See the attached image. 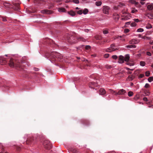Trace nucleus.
I'll list each match as a JSON object with an SVG mask.
<instances>
[{"label": "nucleus", "mask_w": 153, "mask_h": 153, "mask_svg": "<svg viewBox=\"0 0 153 153\" xmlns=\"http://www.w3.org/2000/svg\"><path fill=\"white\" fill-rule=\"evenodd\" d=\"M45 56L46 58H49L52 63L54 62L56 65L59 64V62H63L64 61L63 56L56 52H46Z\"/></svg>", "instance_id": "1"}, {"label": "nucleus", "mask_w": 153, "mask_h": 153, "mask_svg": "<svg viewBox=\"0 0 153 153\" xmlns=\"http://www.w3.org/2000/svg\"><path fill=\"white\" fill-rule=\"evenodd\" d=\"M9 64L11 67L15 68L18 69H22L24 67L23 63L21 61L13 59H10Z\"/></svg>", "instance_id": "2"}, {"label": "nucleus", "mask_w": 153, "mask_h": 153, "mask_svg": "<svg viewBox=\"0 0 153 153\" xmlns=\"http://www.w3.org/2000/svg\"><path fill=\"white\" fill-rule=\"evenodd\" d=\"M74 36H71L70 37V39H68V42L71 43H75L77 42L76 40L83 42L85 41V39L82 37H76L75 39H74Z\"/></svg>", "instance_id": "3"}, {"label": "nucleus", "mask_w": 153, "mask_h": 153, "mask_svg": "<svg viewBox=\"0 0 153 153\" xmlns=\"http://www.w3.org/2000/svg\"><path fill=\"white\" fill-rule=\"evenodd\" d=\"M4 5L6 8H13L16 10L18 11L19 9V3L13 4L14 6H13L9 3H4Z\"/></svg>", "instance_id": "4"}, {"label": "nucleus", "mask_w": 153, "mask_h": 153, "mask_svg": "<svg viewBox=\"0 0 153 153\" xmlns=\"http://www.w3.org/2000/svg\"><path fill=\"white\" fill-rule=\"evenodd\" d=\"M43 144L45 148L47 149H50L52 148L51 144L48 140H44Z\"/></svg>", "instance_id": "5"}, {"label": "nucleus", "mask_w": 153, "mask_h": 153, "mask_svg": "<svg viewBox=\"0 0 153 153\" xmlns=\"http://www.w3.org/2000/svg\"><path fill=\"white\" fill-rule=\"evenodd\" d=\"M34 139L33 136H30L28 137L26 141V143L27 144H30L34 143Z\"/></svg>", "instance_id": "6"}, {"label": "nucleus", "mask_w": 153, "mask_h": 153, "mask_svg": "<svg viewBox=\"0 0 153 153\" xmlns=\"http://www.w3.org/2000/svg\"><path fill=\"white\" fill-rule=\"evenodd\" d=\"M98 86V83L94 82H91L89 84V87L92 89H94L95 87H97Z\"/></svg>", "instance_id": "7"}, {"label": "nucleus", "mask_w": 153, "mask_h": 153, "mask_svg": "<svg viewBox=\"0 0 153 153\" xmlns=\"http://www.w3.org/2000/svg\"><path fill=\"white\" fill-rule=\"evenodd\" d=\"M45 2L41 0H35L34 3L36 5L40 6L42 5L45 4Z\"/></svg>", "instance_id": "8"}, {"label": "nucleus", "mask_w": 153, "mask_h": 153, "mask_svg": "<svg viewBox=\"0 0 153 153\" xmlns=\"http://www.w3.org/2000/svg\"><path fill=\"white\" fill-rule=\"evenodd\" d=\"M7 61L6 59L3 56H0V64L4 65L7 63Z\"/></svg>", "instance_id": "9"}, {"label": "nucleus", "mask_w": 153, "mask_h": 153, "mask_svg": "<svg viewBox=\"0 0 153 153\" xmlns=\"http://www.w3.org/2000/svg\"><path fill=\"white\" fill-rule=\"evenodd\" d=\"M109 9L110 7L108 6H104L103 7V11L105 14H108Z\"/></svg>", "instance_id": "10"}, {"label": "nucleus", "mask_w": 153, "mask_h": 153, "mask_svg": "<svg viewBox=\"0 0 153 153\" xmlns=\"http://www.w3.org/2000/svg\"><path fill=\"white\" fill-rule=\"evenodd\" d=\"M115 46V44H112L111 47V48H109L107 49L106 51L107 52H111L117 50V48L115 49L114 48V47Z\"/></svg>", "instance_id": "11"}, {"label": "nucleus", "mask_w": 153, "mask_h": 153, "mask_svg": "<svg viewBox=\"0 0 153 153\" xmlns=\"http://www.w3.org/2000/svg\"><path fill=\"white\" fill-rule=\"evenodd\" d=\"M34 73L30 72L27 71H25L24 72L25 74V77H27L28 78H31V74Z\"/></svg>", "instance_id": "12"}, {"label": "nucleus", "mask_w": 153, "mask_h": 153, "mask_svg": "<svg viewBox=\"0 0 153 153\" xmlns=\"http://www.w3.org/2000/svg\"><path fill=\"white\" fill-rule=\"evenodd\" d=\"M126 92L125 90L123 89H121L118 92L116 93V95H123Z\"/></svg>", "instance_id": "13"}, {"label": "nucleus", "mask_w": 153, "mask_h": 153, "mask_svg": "<svg viewBox=\"0 0 153 153\" xmlns=\"http://www.w3.org/2000/svg\"><path fill=\"white\" fill-rule=\"evenodd\" d=\"M106 93V91L103 88H101L99 91V94H100L103 95Z\"/></svg>", "instance_id": "14"}, {"label": "nucleus", "mask_w": 153, "mask_h": 153, "mask_svg": "<svg viewBox=\"0 0 153 153\" xmlns=\"http://www.w3.org/2000/svg\"><path fill=\"white\" fill-rule=\"evenodd\" d=\"M119 60L118 62L120 63H122L124 62V57L122 56H119Z\"/></svg>", "instance_id": "15"}, {"label": "nucleus", "mask_w": 153, "mask_h": 153, "mask_svg": "<svg viewBox=\"0 0 153 153\" xmlns=\"http://www.w3.org/2000/svg\"><path fill=\"white\" fill-rule=\"evenodd\" d=\"M120 16L117 13H114L113 14V19L116 21L118 20Z\"/></svg>", "instance_id": "16"}, {"label": "nucleus", "mask_w": 153, "mask_h": 153, "mask_svg": "<svg viewBox=\"0 0 153 153\" xmlns=\"http://www.w3.org/2000/svg\"><path fill=\"white\" fill-rule=\"evenodd\" d=\"M138 43V40L135 39H132L129 42V43L131 44H135Z\"/></svg>", "instance_id": "17"}, {"label": "nucleus", "mask_w": 153, "mask_h": 153, "mask_svg": "<svg viewBox=\"0 0 153 153\" xmlns=\"http://www.w3.org/2000/svg\"><path fill=\"white\" fill-rule=\"evenodd\" d=\"M41 13H46L47 14H50L51 13V12L47 10H42L41 11Z\"/></svg>", "instance_id": "18"}, {"label": "nucleus", "mask_w": 153, "mask_h": 153, "mask_svg": "<svg viewBox=\"0 0 153 153\" xmlns=\"http://www.w3.org/2000/svg\"><path fill=\"white\" fill-rule=\"evenodd\" d=\"M135 77L134 76L131 75V76H129L127 78V80L128 81H132L133 80Z\"/></svg>", "instance_id": "19"}, {"label": "nucleus", "mask_w": 153, "mask_h": 153, "mask_svg": "<svg viewBox=\"0 0 153 153\" xmlns=\"http://www.w3.org/2000/svg\"><path fill=\"white\" fill-rule=\"evenodd\" d=\"M130 57L129 55L128 54H126L125 55L124 58V60L126 62H128L129 59Z\"/></svg>", "instance_id": "20"}, {"label": "nucleus", "mask_w": 153, "mask_h": 153, "mask_svg": "<svg viewBox=\"0 0 153 153\" xmlns=\"http://www.w3.org/2000/svg\"><path fill=\"white\" fill-rule=\"evenodd\" d=\"M123 18H121V19L122 20H127L130 18L129 16H122Z\"/></svg>", "instance_id": "21"}, {"label": "nucleus", "mask_w": 153, "mask_h": 153, "mask_svg": "<svg viewBox=\"0 0 153 153\" xmlns=\"http://www.w3.org/2000/svg\"><path fill=\"white\" fill-rule=\"evenodd\" d=\"M147 8L149 10H151L153 9V5L152 4H150L147 6Z\"/></svg>", "instance_id": "22"}, {"label": "nucleus", "mask_w": 153, "mask_h": 153, "mask_svg": "<svg viewBox=\"0 0 153 153\" xmlns=\"http://www.w3.org/2000/svg\"><path fill=\"white\" fill-rule=\"evenodd\" d=\"M68 13L69 14L72 16H75L76 14L73 11H71L68 12Z\"/></svg>", "instance_id": "23"}, {"label": "nucleus", "mask_w": 153, "mask_h": 153, "mask_svg": "<svg viewBox=\"0 0 153 153\" xmlns=\"http://www.w3.org/2000/svg\"><path fill=\"white\" fill-rule=\"evenodd\" d=\"M70 151L73 153H77L78 152L77 149L74 148H71Z\"/></svg>", "instance_id": "24"}, {"label": "nucleus", "mask_w": 153, "mask_h": 153, "mask_svg": "<svg viewBox=\"0 0 153 153\" xmlns=\"http://www.w3.org/2000/svg\"><path fill=\"white\" fill-rule=\"evenodd\" d=\"M136 46L135 45H128L126 46V47L127 48H136Z\"/></svg>", "instance_id": "25"}, {"label": "nucleus", "mask_w": 153, "mask_h": 153, "mask_svg": "<svg viewBox=\"0 0 153 153\" xmlns=\"http://www.w3.org/2000/svg\"><path fill=\"white\" fill-rule=\"evenodd\" d=\"M102 2L101 1H97L95 3V4L97 6H100L102 4Z\"/></svg>", "instance_id": "26"}, {"label": "nucleus", "mask_w": 153, "mask_h": 153, "mask_svg": "<svg viewBox=\"0 0 153 153\" xmlns=\"http://www.w3.org/2000/svg\"><path fill=\"white\" fill-rule=\"evenodd\" d=\"M48 43L50 44V45H53L55 44L54 42L53 41L52 39H49V41L48 42Z\"/></svg>", "instance_id": "27"}, {"label": "nucleus", "mask_w": 153, "mask_h": 153, "mask_svg": "<svg viewBox=\"0 0 153 153\" xmlns=\"http://www.w3.org/2000/svg\"><path fill=\"white\" fill-rule=\"evenodd\" d=\"M58 10L59 12H64L65 11V9L64 8H59Z\"/></svg>", "instance_id": "28"}, {"label": "nucleus", "mask_w": 153, "mask_h": 153, "mask_svg": "<svg viewBox=\"0 0 153 153\" xmlns=\"http://www.w3.org/2000/svg\"><path fill=\"white\" fill-rule=\"evenodd\" d=\"M146 65V63L145 62L143 61H141L140 62V65L142 66H144Z\"/></svg>", "instance_id": "29"}, {"label": "nucleus", "mask_w": 153, "mask_h": 153, "mask_svg": "<svg viewBox=\"0 0 153 153\" xmlns=\"http://www.w3.org/2000/svg\"><path fill=\"white\" fill-rule=\"evenodd\" d=\"M88 12V10L86 8L83 11V13L84 14H87Z\"/></svg>", "instance_id": "30"}, {"label": "nucleus", "mask_w": 153, "mask_h": 153, "mask_svg": "<svg viewBox=\"0 0 153 153\" xmlns=\"http://www.w3.org/2000/svg\"><path fill=\"white\" fill-rule=\"evenodd\" d=\"M148 81L150 82H151L152 81H153V76L149 77L148 78Z\"/></svg>", "instance_id": "31"}, {"label": "nucleus", "mask_w": 153, "mask_h": 153, "mask_svg": "<svg viewBox=\"0 0 153 153\" xmlns=\"http://www.w3.org/2000/svg\"><path fill=\"white\" fill-rule=\"evenodd\" d=\"M150 73L149 71H147L145 72V75L147 76H150Z\"/></svg>", "instance_id": "32"}, {"label": "nucleus", "mask_w": 153, "mask_h": 153, "mask_svg": "<svg viewBox=\"0 0 153 153\" xmlns=\"http://www.w3.org/2000/svg\"><path fill=\"white\" fill-rule=\"evenodd\" d=\"M110 93L112 94H114L115 95H116V93H117V92H116L115 91H114L113 90L110 89L109 90Z\"/></svg>", "instance_id": "33"}, {"label": "nucleus", "mask_w": 153, "mask_h": 153, "mask_svg": "<svg viewBox=\"0 0 153 153\" xmlns=\"http://www.w3.org/2000/svg\"><path fill=\"white\" fill-rule=\"evenodd\" d=\"M30 13H35L36 12V10L35 8H33L30 10Z\"/></svg>", "instance_id": "34"}, {"label": "nucleus", "mask_w": 153, "mask_h": 153, "mask_svg": "<svg viewBox=\"0 0 153 153\" xmlns=\"http://www.w3.org/2000/svg\"><path fill=\"white\" fill-rule=\"evenodd\" d=\"M133 92L130 91L128 93V95L129 97H131L133 95Z\"/></svg>", "instance_id": "35"}, {"label": "nucleus", "mask_w": 153, "mask_h": 153, "mask_svg": "<svg viewBox=\"0 0 153 153\" xmlns=\"http://www.w3.org/2000/svg\"><path fill=\"white\" fill-rule=\"evenodd\" d=\"M103 33L104 34H106L108 33V31L106 30H105L103 31Z\"/></svg>", "instance_id": "36"}, {"label": "nucleus", "mask_w": 153, "mask_h": 153, "mask_svg": "<svg viewBox=\"0 0 153 153\" xmlns=\"http://www.w3.org/2000/svg\"><path fill=\"white\" fill-rule=\"evenodd\" d=\"M152 27V25L150 24H148L146 26V28L147 29L151 28Z\"/></svg>", "instance_id": "37"}, {"label": "nucleus", "mask_w": 153, "mask_h": 153, "mask_svg": "<svg viewBox=\"0 0 153 153\" xmlns=\"http://www.w3.org/2000/svg\"><path fill=\"white\" fill-rule=\"evenodd\" d=\"M144 94L145 95V96H148L149 95L150 92L148 91H146L144 92Z\"/></svg>", "instance_id": "38"}, {"label": "nucleus", "mask_w": 153, "mask_h": 153, "mask_svg": "<svg viewBox=\"0 0 153 153\" xmlns=\"http://www.w3.org/2000/svg\"><path fill=\"white\" fill-rule=\"evenodd\" d=\"M105 68L107 69H110L112 68V66L110 65H105Z\"/></svg>", "instance_id": "39"}, {"label": "nucleus", "mask_w": 153, "mask_h": 153, "mask_svg": "<svg viewBox=\"0 0 153 153\" xmlns=\"http://www.w3.org/2000/svg\"><path fill=\"white\" fill-rule=\"evenodd\" d=\"M136 25V24L134 22H133L131 23V26L132 27L135 26Z\"/></svg>", "instance_id": "40"}, {"label": "nucleus", "mask_w": 153, "mask_h": 153, "mask_svg": "<svg viewBox=\"0 0 153 153\" xmlns=\"http://www.w3.org/2000/svg\"><path fill=\"white\" fill-rule=\"evenodd\" d=\"M137 12V10L133 9L132 10L131 12L132 13H135Z\"/></svg>", "instance_id": "41"}, {"label": "nucleus", "mask_w": 153, "mask_h": 153, "mask_svg": "<svg viewBox=\"0 0 153 153\" xmlns=\"http://www.w3.org/2000/svg\"><path fill=\"white\" fill-rule=\"evenodd\" d=\"M143 30V29L142 28H140L137 30V31L138 32H142Z\"/></svg>", "instance_id": "42"}, {"label": "nucleus", "mask_w": 153, "mask_h": 153, "mask_svg": "<svg viewBox=\"0 0 153 153\" xmlns=\"http://www.w3.org/2000/svg\"><path fill=\"white\" fill-rule=\"evenodd\" d=\"M72 1L76 4H78L79 3V0H73Z\"/></svg>", "instance_id": "43"}, {"label": "nucleus", "mask_w": 153, "mask_h": 153, "mask_svg": "<svg viewBox=\"0 0 153 153\" xmlns=\"http://www.w3.org/2000/svg\"><path fill=\"white\" fill-rule=\"evenodd\" d=\"M127 64L130 66H133L134 65V64L133 63H130L129 62H127L126 63Z\"/></svg>", "instance_id": "44"}, {"label": "nucleus", "mask_w": 153, "mask_h": 153, "mask_svg": "<svg viewBox=\"0 0 153 153\" xmlns=\"http://www.w3.org/2000/svg\"><path fill=\"white\" fill-rule=\"evenodd\" d=\"M77 13L80 15H81L82 13V10H80L77 11Z\"/></svg>", "instance_id": "45"}, {"label": "nucleus", "mask_w": 153, "mask_h": 153, "mask_svg": "<svg viewBox=\"0 0 153 153\" xmlns=\"http://www.w3.org/2000/svg\"><path fill=\"white\" fill-rule=\"evenodd\" d=\"M1 18L2 20V21L4 22H6L7 21V19L6 17H2Z\"/></svg>", "instance_id": "46"}, {"label": "nucleus", "mask_w": 153, "mask_h": 153, "mask_svg": "<svg viewBox=\"0 0 153 153\" xmlns=\"http://www.w3.org/2000/svg\"><path fill=\"white\" fill-rule=\"evenodd\" d=\"M109 56V54H105L104 55V57L105 58H107Z\"/></svg>", "instance_id": "47"}, {"label": "nucleus", "mask_w": 153, "mask_h": 153, "mask_svg": "<svg viewBox=\"0 0 153 153\" xmlns=\"http://www.w3.org/2000/svg\"><path fill=\"white\" fill-rule=\"evenodd\" d=\"M144 74H140L139 75V77L140 78H142L144 77Z\"/></svg>", "instance_id": "48"}, {"label": "nucleus", "mask_w": 153, "mask_h": 153, "mask_svg": "<svg viewBox=\"0 0 153 153\" xmlns=\"http://www.w3.org/2000/svg\"><path fill=\"white\" fill-rule=\"evenodd\" d=\"M124 4L123 3H120L118 5V7H121L122 6H124Z\"/></svg>", "instance_id": "49"}, {"label": "nucleus", "mask_w": 153, "mask_h": 153, "mask_svg": "<svg viewBox=\"0 0 153 153\" xmlns=\"http://www.w3.org/2000/svg\"><path fill=\"white\" fill-rule=\"evenodd\" d=\"M91 47L89 45H87L85 47V48L86 50H88L90 49Z\"/></svg>", "instance_id": "50"}, {"label": "nucleus", "mask_w": 153, "mask_h": 153, "mask_svg": "<svg viewBox=\"0 0 153 153\" xmlns=\"http://www.w3.org/2000/svg\"><path fill=\"white\" fill-rule=\"evenodd\" d=\"M112 58L113 59H116L117 58V56L116 55H113L112 56Z\"/></svg>", "instance_id": "51"}, {"label": "nucleus", "mask_w": 153, "mask_h": 153, "mask_svg": "<svg viewBox=\"0 0 153 153\" xmlns=\"http://www.w3.org/2000/svg\"><path fill=\"white\" fill-rule=\"evenodd\" d=\"M150 86L149 85L148 83H146L145 86V87L146 88H148Z\"/></svg>", "instance_id": "52"}, {"label": "nucleus", "mask_w": 153, "mask_h": 153, "mask_svg": "<svg viewBox=\"0 0 153 153\" xmlns=\"http://www.w3.org/2000/svg\"><path fill=\"white\" fill-rule=\"evenodd\" d=\"M95 38L97 40H100V39L99 36L98 35H96V36H95Z\"/></svg>", "instance_id": "53"}, {"label": "nucleus", "mask_w": 153, "mask_h": 153, "mask_svg": "<svg viewBox=\"0 0 153 153\" xmlns=\"http://www.w3.org/2000/svg\"><path fill=\"white\" fill-rule=\"evenodd\" d=\"M131 23V22H127L125 23V25L127 26L128 25H129Z\"/></svg>", "instance_id": "54"}, {"label": "nucleus", "mask_w": 153, "mask_h": 153, "mask_svg": "<svg viewBox=\"0 0 153 153\" xmlns=\"http://www.w3.org/2000/svg\"><path fill=\"white\" fill-rule=\"evenodd\" d=\"M146 54H147V55L148 56H151V53L150 52H146Z\"/></svg>", "instance_id": "55"}, {"label": "nucleus", "mask_w": 153, "mask_h": 153, "mask_svg": "<svg viewBox=\"0 0 153 153\" xmlns=\"http://www.w3.org/2000/svg\"><path fill=\"white\" fill-rule=\"evenodd\" d=\"M72 0H66L65 1V2L66 3H68L69 2H71L72 1Z\"/></svg>", "instance_id": "56"}, {"label": "nucleus", "mask_w": 153, "mask_h": 153, "mask_svg": "<svg viewBox=\"0 0 153 153\" xmlns=\"http://www.w3.org/2000/svg\"><path fill=\"white\" fill-rule=\"evenodd\" d=\"M134 21L135 22H139V19H134Z\"/></svg>", "instance_id": "57"}, {"label": "nucleus", "mask_w": 153, "mask_h": 153, "mask_svg": "<svg viewBox=\"0 0 153 153\" xmlns=\"http://www.w3.org/2000/svg\"><path fill=\"white\" fill-rule=\"evenodd\" d=\"M129 30L128 29H126L124 30V31L126 33H128V32H129Z\"/></svg>", "instance_id": "58"}, {"label": "nucleus", "mask_w": 153, "mask_h": 153, "mask_svg": "<svg viewBox=\"0 0 153 153\" xmlns=\"http://www.w3.org/2000/svg\"><path fill=\"white\" fill-rule=\"evenodd\" d=\"M143 100L144 101H148V99L147 98V97H144L143 98Z\"/></svg>", "instance_id": "59"}, {"label": "nucleus", "mask_w": 153, "mask_h": 153, "mask_svg": "<svg viewBox=\"0 0 153 153\" xmlns=\"http://www.w3.org/2000/svg\"><path fill=\"white\" fill-rule=\"evenodd\" d=\"M34 70L35 71H38L39 70V69L38 68H34Z\"/></svg>", "instance_id": "60"}, {"label": "nucleus", "mask_w": 153, "mask_h": 153, "mask_svg": "<svg viewBox=\"0 0 153 153\" xmlns=\"http://www.w3.org/2000/svg\"><path fill=\"white\" fill-rule=\"evenodd\" d=\"M140 3H141V4L143 5V4H145V3L144 2H143V1H141L140 2Z\"/></svg>", "instance_id": "61"}, {"label": "nucleus", "mask_w": 153, "mask_h": 153, "mask_svg": "<svg viewBox=\"0 0 153 153\" xmlns=\"http://www.w3.org/2000/svg\"><path fill=\"white\" fill-rule=\"evenodd\" d=\"M85 31L87 32H88L89 31V30L88 29H86L85 30Z\"/></svg>", "instance_id": "62"}, {"label": "nucleus", "mask_w": 153, "mask_h": 153, "mask_svg": "<svg viewBox=\"0 0 153 153\" xmlns=\"http://www.w3.org/2000/svg\"><path fill=\"white\" fill-rule=\"evenodd\" d=\"M150 15L151 16L153 17V12L152 13H150Z\"/></svg>", "instance_id": "63"}, {"label": "nucleus", "mask_w": 153, "mask_h": 153, "mask_svg": "<svg viewBox=\"0 0 153 153\" xmlns=\"http://www.w3.org/2000/svg\"><path fill=\"white\" fill-rule=\"evenodd\" d=\"M91 56L94 57H95L96 56V55L95 54H92Z\"/></svg>", "instance_id": "64"}]
</instances>
